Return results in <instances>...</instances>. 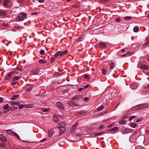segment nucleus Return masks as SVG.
<instances>
[{"label": "nucleus", "instance_id": "nucleus-1", "mask_svg": "<svg viewBox=\"0 0 149 149\" xmlns=\"http://www.w3.org/2000/svg\"><path fill=\"white\" fill-rule=\"evenodd\" d=\"M27 17V15L24 13H20L19 15L17 17V20L18 21H22Z\"/></svg>", "mask_w": 149, "mask_h": 149}, {"label": "nucleus", "instance_id": "nucleus-2", "mask_svg": "<svg viewBox=\"0 0 149 149\" xmlns=\"http://www.w3.org/2000/svg\"><path fill=\"white\" fill-rule=\"evenodd\" d=\"M16 72L15 71H12L11 72L9 73L7 75L6 77L5 78L7 80H9L11 77V76L13 75H15L16 74Z\"/></svg>", "mask_w": 149, "mask_h": 149}, {"label": "nucleus", "instance_id": "nucleus-3", "mask_svg": "<svg viewBox=\"0 0 149 149\" xmlns=\"http://www.w3.org/2000/svg\"><path fill=\"white\" fill-rule=\"evenodd\" d=\"M137 139V136L136 135L134 134H133L130 138V141L132 143H134L135 142Z\"/></svg>", "mask_w": 149, "mask_h": 149}, {"label": "nucleus", "instance_id": "nucleus-4", "mask_svg": "<svg viewBox=\"0 0 149 149\" xmlns=\"http://www.w3.org/2000/svg\"><path fill=\"white\" fill-rule=\"evenodd\" d=\"M78 123H76L75 124L73 125L72 127L70 130V132L71 133H73L75 131V129L76 128L77 125Z\"/></svg>", "mask_w": 149, "mask_h": 149}, {"label": "nucleus", "instance_id": "nucleus-5", "mask_svg": "<svg viewBox=\"0 0 149 149\" xmlns=\"http://www.w3.org/2000/svg\"><path fill=\"white\" fill-rule=\"evenodd\" d=\"M56 104L58 108L61 109L62 110L64 109V106L63 104L61 103L58 102Z\"/></svg>", "mask_w": 149, "mask_h": 149}, {"label": "nucleus", "instance_id": "nucleus-6", "mask_svg": "<svg viewBox=\"0 0 149 149\" xmlns=\"http://www.w3.org/2000/svg\"><path fill=\"white\" fill-rule=\"evenodd\" d=\"M131 131H132V130L130 129H125L122 130V132L123 134L128 133L130 132H131Z\"/></svg>", "mask_w": 149, "mask_h": 149}, {"label": "nucleus", "instance_id": "nucleus-7", "mask_svg": "<svg viewBox=\"0 0 149 149\" xmlns=\"http://www.w3.org/2000/svg\"><path fill=\"white\" fill-rule=\"evenodd\" d=\"M40 72V69L34 70L31 72V74L33 75L37 74Z\"/></svg>", "mask_w": 149, "mask_h": 149}, {"label": "nucleus", "instance_id": "nucleus-8", "mask_svg": "<svg viewBox=\"0 0 149 149\" xmlns=\"http://www.w3.org/2000/svg\"><path fill=\"white\" fill-rule=\"evenodd\" d=\"M100 46L101 48L103 49H106L107 48V46L105 43L103 42H101L100 43Z\"/></svg>", "mask_w": 149, "mask_h": 149}, {"label": "nucleus", "instance_id": "nucleus-9", "mask_svg": "<svg viewBox=\"0 0 149 149\" xmlns=\"http://www.w3.org/2000/svg\"><path fill=\"white\" fill-rule=\"evenodd\" d=\"M83 97L81 95H76L74 97L72 98L73 100H80L83 98Z\"/></svg>", "mask_w": 149, "mask_h": 149}, {"label": "nucleus", "instance_id": "nucleus-10", "mask_svg": "<svg viewBox=\"0 0 149 149\" xmlns=\"http://www.w3.org/2000/svg\"><path fill=\"white\" fill-rule=\"evenodd\" d=\"M59 128L61 131V132L60 133V135L62 134L63 133H64L66 130V128L65 127H61Z\"/></svg>", "mask_w": 149, "mask_h": 149}, {"label": "nucleus", "instance_id": "nucleus-11", "mask_svg": "<svg viewBox=\"0 0 149 149\" xmlns=\"http://www.w3.org/2000/svg\"><path fill=\"white\" fill-rule=\"evenodd\" d=\"M53 119L54 121L55 122H57L59 121L58 117L55 114L54 115Z\"/></svg>", "mask_w": 149, "mask_h": 149}, {"label": "nucleus", "instance_id": "nucleus-12", "mask_svg": "<svg viewBox=\"0 0 149 149\" xmlns=\"http://www.w3.org/2000/svg\"><path fill=\"white\" fill-rule=\"evenodd\" d=\"M132 109L134 111L141 110L140 105H138L135 106Z\"/></svg>", "mask_w": 149, "mask_h": 149}, {"label": "nucleus", "instance_id": "nucleus-13", "mask_svg": "<svg viewBox=\"0 0 149 149\" xmlns=\"http://www.w3.org/2000/svg\"><path fill=\"white\" fill-rule=\"evenodd\" d=\"M0 139L2 141H5L6 140V137L3 135H0Z\"/></svg>", "mask_w": 149, "mask_h": 149}, {"label": "nucleus", "instance_id": "nucleus-14", "mask_svg": "<svg viewBox=\"0 0 149 149\" xmlns=\"http://www.w3.org/2000/svg\"><path fill=\"white\" fill-rule=\"evenodd\" d=\"M139 105L141 110L146 108L148 106V105L147 104H139Z\"/></svg>", "mask_w": 149, "mask_h": 149}, {"label": "nucleus", "instance_id": "nucleus-15", "mask_svg": "<svg viewBox=\"0 0 149 149\" xmlns=\"http://www.w3.org/2000/svg\"><path fill=\"white\" fill-rule=\"evenodd\" d=\"M58 126H57L56 127H58V128H60L61 127H64L66 126V124L63 122L61 123L60 124H58Z\"/></svg>", "mask_w": 149, "mask_h": 149}, {"label": "nucleus", "instance_id": "nucleus-16", "mask_svg": "<svg viewBox=\"0 0 149 149\" xmlns=\"http://www.w3.org/2000/svg\"><path fill=\"white\" fill-rule=\"evenodd\" d=\"M10 104L12 105H16V106H19V103L13 101H11L10 102Z\"/></svg>", "mask_w": 149, "mask_h": 149}, {"label": "nucleus", "instance_id": "nucleus-17", "mask_svg": "<svg viewBox=\"0 0 149 149\" xmlns=\"http://www.w3.org/2000/svg\"><path fill=\"white\" fill-rule=\"evenodd\" d=\"M130 86L131 88L132 89H135L137 88V85L135 84H131L130 85Z\"/></svg>", "mask_w": 149, "mask_h": 149}, {"label": "nucleus", "instance_id": "nucleus-18", "mask_svg": "<svg viewBox=\"0 0 149 149\" xmlns=\"http://www.w3.org/2000/svg\"><path fill=\"white\" fill-rule=\"evenodd\" d=\"M68 104L70 106H77V105L75 103L73 102H71V101H69L68 103Z\"/></svg>", "mask_w": 149, "mask_h": 149}, {"label": "nucleus", "instance_id": "nucleus-19", "mask_svg": "<svg viewBox=\"0 0 149 149\" xmlns=\"http://www.w3.org/2000/svg\"><path fill=\"white\" fill-rule=\"evenodd\" d=\"M9 2V0H4L3 1V4L4 6L7 7L8 3Z\"/></svg>", "mask_w": 149, "mask_h": 149}, {"label": "nucleus", "instance_id": "nucleus-20", "mask_svg": "<svg viewBox=\"0 0 149 149\" xmlns=\"http://www.w3.org/2000/svg\"><path fill=\"white\" fill-rule=\"evenodd\" d=\"M68 52L67 50H64L62 52L60 51V56H62L64 54H66Z\"/></svg>", "mask_w": 149, "mask_h": 149}, {"label": "nucleus", "instance_id": "nucleus-21", "mask_svg": "<svg viewBox=\"0 0 149 149\" xmlns=\"http://www.w3.org/2000/svg\"><path fill=\"white\" fill-rule=\"evenodd\" d=\"M54 131L53 130H49L48 131L49 136L51 137L54 134Z\"/></svg>", "mask_w": 149, "mask_h": 149}, {"label": "nucleus", "instance_id": "nucleus-22", "mask_svg": "<svg viewBox=\"0 0 149 149\" xmlns=\"http://www.w3.org/2000/svg\"><path fill=\"white\" fill-rule=\"evenodd\" d=\"M6 14V12L4 10H2L0 12V14L1 16H5Z\"/></svg>", "mask_w": 149, "mask_h": 149}, {"label": "nucleus", "instance_id": "nucleus-23", "mask_svg": "<svg viewBox=\"0 0 149 149\" xmlns=\"http://www.w3.org/2000/svg\"><path fill=\"white\" fill-rule=\"evenodd\" d=\"M39 62L40 64H45L47 63L46 61L41 59L39 60Z\"/></svg>", "mask_w": 149, "mask_h": 149}, {"label": "nucleus", "instance_id": "nucleus-24", "mask_svg": "<svg viewBox=\"0 0 149 149\" xmlns=\"http://www.w3.org/2000/svg\"><path fill=\"white\" fill-rule=\"evenodd\" d=\"M17 107L15 106H11L10 107V110L14 111L17 109Z\"/></svg>", "mask_w": 149, "mask_h": 149}, {"label": "nucleus", "instance_id": "nucleus-25", "mask_svg": "<svg viewBox=\"0 0 149 149\" xmlns=\"http://www.w3.org/2000/svg\"><path fill=\"white\" fill-rule=\"evenodd\" d=\"M141 67L145 70H147L148 69V66L145 65L143 64L141 65Z\"/></svg>", "mask_w": 149, "mask_h": 149}, {"label": "nucleus", "instance_id": "nucleus-26", "mask_svg": "<svg viewBox=\"0 0 149 149\" xmlns=\"http://www.w3.org/2000/svg\"><path fill=\"white\" fill-rule=\"evenodd\" d=\"M139 30V28L138 26H135L133 29V31L135 32H137Z\"/></svg>", "mask_w": 149, "mask_h": 149}, {"label": "nucleus", "instance_id": "nucleus-27", "mask_svg": "<svg viewBox=\"0 0 149 149\" xmlns=\"http://www.w3.org/2000/svg\"><path fill=\"white\" fill-rule=\"evenodd\" d=\"M21 76H15L13 77V81H16L18 80L19 79H20L21 78Z\"/></svg>", "mask_w": 149, "mask_h": 149}, {"label": "nucleus", "instance_id": "nucleus-28", "mask_svg": "<svg viewBox=\"0 0 149 149\" xmlns=\"http://www.w3.org/2000/svg\"><path fill=\"white\" fill-rule=\"evenodd\" d=\"M7 132L8 134L12 135H13L14 133V132H13V131L11 130H7Z\"/></svg>", "mask_w": 149, "mask_h": 149}, {"label": "nucleus", "instance_id": "nucleus-29", "mask_svg": "<svg viewBox=\"0 0 149 149\" xmlns=\"http://www.w3.org/2000/svg\"><path fill=\"white\" fill-rule=\"evenodd\" d=\"M19 97V95H13V96L11 98V100H14L17 98H18Z\"/></svg>", "mask_w": 149, "mask_h": 149}, {"label": "nucleus", "instance_id": "nucleus-30", "mask_svg": "<svg viewBox=\"0 0 149 149\" xmlns=\"http://www.w3.org/2000/svg\"><path fill=\"white\" fill-rule=\"evenodd\" d=\"M114 63L113 62H111L110 64V67L111 69H113L114 68Z\"/></svg>", "mask_w": 149, "mask_h": 149}, {"label": "nucleus", "instance_id": "nucleus-31", "mask_svg": "<svg viewBox=\"0 0 149 149\" xmlns=\"http://www.w3.org/2000/svg\"><path fill=\"white\" fill-rule=\"evenodd\" d=\"M10 107L9 105L8 104H6L3 107V109L5 110H7Z\"/></svg>", "mask_w": 149, "mask_h": 149}, {"label": "nucleus", "instance_id": "nucleus-32", "mask_svg": "<svg viewBox=\"0 0 149 149\" xmlns=\"http://www.w3.org/2000/svg\"><path fill=\"white\" fill-rule=\"evenodd\" d=\"M87 114L86 112L84 111H80V115H85Z\"/></svg>", "mask_w": 149, "mask_h": 149}, {"label": "nucleus", "instance_id": "nucleus-33", "mask_svg": "<svg viewBox=\"0 0 149 149\" xmlns=\"http://www.w3.org/2000/svg\"><path fill=\"white\" fill-rule=\"evenodd\" d=\"M59 56H60V51L57 52L54 54V56L55 57H57Z\"/></svg>", "mask_w": 149, "mask_h": 149}, {"label": "nucleus", "instance_id": "nucleus-34", "mask_svg": "<svg viewBox=\"0 0 149 149\" xmlns=\"http://www.w3.org/2000/svg\"><path fill=\"white\" fill-rule=\"evenodd\" d=\"M130 52H127L126 53H125V54H123L122 55V56H130V54H129Z\"/></svg>", "mask_w": 149, "mask_h": 149}, {"label": "nucleus", "instance_id": "nucleus-35", "mask_svg": "<svg viewBox=\"0 0 149 149\" xmlns=\"http://www.w3.org/2000/svg\"><path fill=\"white\" fill-rule=\"evenodd\" d=\"M135 149H143V147L141 146H136Z\"/></svg>", "mask_w": 149, "mask_h": 149}, {"label": "nucleus", "instance_id": "nucleus-36", "mask_svg": "<svg viewBox=\"0 0 149 149\" xmlns=\"http://www.w3.org/2000/svg\"><path fill=\"white\" fill-rule=\"evenodd\" d=\"M104 107V106H101L99 107L97 109V111H100L102 110Z\"/></svg>", "mask_w": 149, "mask_h": 149}, {"label": "nucleus", "instance_id": "nucleus-37", "mask_svg": "<svg viewBox=\"0 0 149 149\" xmlns=\"http://www.w3.org/2000/svg\"><path fill=\"white\" fill-rule=\"evenodd\" d=\"M103 133H101V132H98L97 133H95L94 134V136H96L98 135H100L101 134H102Z\"/></svg>", "mask_w": 149, "mask_h": 149}, {"label": "nucleus", "instance_id": "nucleus-38", "mask_svg": "<svg viewBox=\"0 0 149 149\" xmlns=\"http://www.w3.org/2000/svg\"><path fill=\"white\" fill-rule=\"evenodd\" d=\"M118 128L117 127H114L111 129V130L112 131H116L118 130Z\"/></svg>", "mask_w": 149, "mask_h": 149}, {"label": "nucleus", "instance_id": "nucleus-39", "mask_svg": "<svg viewBox=\"0 0 149 149\" xmlns=\"http://www.w3.org/2000/svg\"><path fill=\"white\" fill-rule=\"evenodd\" d=\"M125 122V121L124 120H121L119 121V123L120 124H124Z\"/></svg>", "mask_w": 149, "mask_h": 149}, {"label": "nucleus", "instance_id": "nucleus-40", "mask_svg": "<svg viewBox=\"0 0 149 149\" xmlns=\"http://www.w3.org/2000/svg\"><path fill=\"white\" fill-rule=\"evenodd\" d=\"M55 60H56V59L55 58L52 57L50 59L51 62L52 63H54V61H55Z\"/></svg>", "mask_w": 149, "mask_h": 149}, {"label": "nucleus", "instance_id": "nucleus-41", "mask_svg": "<svg viewBox=\"0 0 149 149\" xmlns=\"http://www.w3.org/2000/svg\"><path fill=\"white\" fill-rule=\"evenodd\" d=\"M102 73L103 74H106V70L105 68H104L102 70Z\"/></svg>", "mask_w": 149, "mask_h": 149}, {"label": "nucleus", "instance_id": "nucleus-42", "mask_svg": "<svg viewBox=\"0 0 149 149\" xmlns=\"http://www.w3.org/2000/svg\"><path fill=\"white\" fill-rule=\"evenodd\" d=\"M135 117L136 116H133L130 117L129 119V121H130L132 120L133 118H135Z\"/></svg>", "mask_w": 149, "mask_h": 149}, {"label": "nucleus", "instance_id": "nucleus-43", "mask_svg": "<svg viewBox=\"0 0 149 149\" xmlns=\"http://www.w3.org/2000/svg\"><path fill=\"white\" fill-rule=\"evenodd\" d=\"M32 90V88L31 87H29L27 88L26 89V91L27 92H29L31 91Z\"/></svg>", "mask_w": 149, "mask_h": 149}, {"label": "nucleus", "instance_id": "nucleus-44", "mask_svg": "<svg viewBox=\"0 0 149 149\" xmlns=\"http://www.w3.org/2000/svg\"><path fill=\"white\" fill-rule=\"evenodd\" d=\"M15 136H16L18 139H20V138L18 135L16 133L14 132V134H13Z\"/></svg>", "mask_w": 149, "mask_h": 149}, {"label": "nucleus", "instance_id": "nucleus-45", "mask_svg": "<svg viewBox=\"0 0 149 149\" xmlns=\"http://www.w3.org/2000/svg\"><path fill=\"white\" fill-rule=\"evenodd\" d=\"M42 110L43 112H47L49 111V109L44 108L42 109Z\"/></svg>", "mask_w": 149, "mask_h": 149}, {"label": "nucleus", "instance_id": "nucleus-46", "mask_svg": "<svg viewBox=\"0 0 149 149\" xmlns=\"http://www.w3.org/2000/svg\"><path fill=\"white\" fill-rule=\"evenodd\" d=\"M131 126L133 128H135L136 126V124L135 123H131Z\"/></svg>", "mask_w": 149, "mask_h": 149}, {"label": "nucleus", "instance_id": "nucleus-47", "mask_svg": "<svg viewBox=\"0 0 149 149\" xmlns=\"http://www.w3.org/2000/svg\"><path fill=\"white\" fill-rule=\"evenodd\" d=\"M124 18L126 20L130 19H131V17L126 16L124 17Z\"/></svg>", "mask_w": 149, "mask_h": 149}, {"label": "nucleus", "instance_id": "nucleus-48", "mask_svg": "<svg viewBox=\"0 0 149 149\" xmlns=\"http://www.w3.org/2000/svg\"><path fill=\"white\" fill-rule=\"evenodd\" d=\"M45 51L43 50H41L40 51V54L41 55L45 53Z\"/></svg>", "mask_w": 149, "mask_h": 149}, {"label": "nucleus", "instance_id": "nucleus-49", "mask_svg": "<svg viewBox=\"0 0 149 149\" xmlns=\"http://www.w3.org/2000/svg\"><path fill=\"white\" fill-rule=\"evenodd\" d=\"M149 45L148 44V42H146L143 45V46L146 47H147V46H148Z\"/></svg>", "mask_w": 149, "mask_h": 149}, {"label": "nucleus", "instance_id": "nucleus-50", "mask_svg": "<svg viewBox=\"0 0 149 149\" xmlns=\"http://www.w3.org/2000/svg\"><path fill=\"white\" fill-rule=\"evenodd\" d=\"M19 107L20 109H21L22 108L24 107V105L23 104H21V105L19 104Z\"/></svg>", "mask_w": 149, "mask_h": 149}, {"label": "nucleus", "instance_id": "nucleus-51", "mask_svg": "<svg viewBox=\"0 0 149 149\" xmlns=\"http://www.w3.org/2000/svg\"><path fill=\"white\" fill-rule=\"evenodd\" d=\"M84 77L86 79H89V77L88 75L87 74H84Z\"/></svg>", "mask_w": 149, "mask_h": 149}, {"label": "nucleus", "instance_id": "nucleus-52", "mask_svg": "<svg viewBox=\"0 0 149 149\" xmlns=\"http://www.w3.org/2000/svg\"><path fill=\"white\" fill-rule=\"evenodd\" d=\"M89 99V98L88 97H85L84 98V100L85 101H87Z\"/></svg>", "mask_w": 149, "mask_h": 149}, {"label": "nucleus", "instance_id": "nucleus-53", "mask_svg": "<svg viewBox=\"0 0 149 149\" xmlns=\"http://www.w3.org/2000/svg\"><path fill=\"white\" fill-rule=\"evenodd\" d=\"M16 83H17V82H16V81H13V82H11V84L13 85L16 84Z\"/></svg>", "mask_w": 149, "mask_h": 149}, {"label": "nucleus", "instance_id": "nucleus-54", "mask_svg": "<svg viewBox=\"0 0 149 149\" xmlns=\"http://www.w3.org/2000/svg\"><path fill=\"white\" fill-rule=\"evenodd\" d=\"M75 115L77 116H80V111L79 112H77L75 113Z\"/></svg>", "mask_w": 149, "mask_h": 149}, {"label": "nucleus", "instance_id": "nucleus-55", "mask_svg": "<svg viewBox=\"0 0 149 149\" xmlns=\"http://www.w3.org/2000/svg\"><path fill=\"white\" fill-rule=\"evenodd\" d=\"M3 101V98L2 97H0V103H1Z\"/></svg>", "mask_w": 149, "mask_h": 149}, {"label": "nucleus", "instance_id": "nucleus-56", "mask_svg": "<svg viewBox=\"0 0 149 149\" xmlns=\"http://www.w3.org/2000/svg\"><path fill=\"white\" fill-rule=\"evenodd\" d=\"M89 86V85H86L84 86L83 87V88L84 89V88H88Z\"/></svg>", "mask_w": 149, "mask_h": 149}, {"label": "nucleus", "instance_id": "nucleus-57", "mask_svg": "<svg viewBox=\"0 0 149 149\" xmlns=\"http://www.w3.org/2000/svg\"><path fill=\"white\" fill-rule=\"evenodd\" d=\"M45 0H38V1L40 3H42Z\"/></svg>", "mask_w": 149, "mask_h": 149}, {"label": "nucleus", "instance_id": "nucleus-58", "mask_svg": "<svg viewBox=\"0 0 149 149\" xmlns=\"http://www.w3.org/2000/svg\"><path fill=\"white\" fill-rule=\"evenodd\" d=\"M17 70L18 71H22V69L21 68H17Z\"/></svg>", "mask_w": 149, "mask_h": 149}, {"label": "nucleus", "instance_id": "nucleus-59", "mask_svg": "<svg viewBox=\"0 0 149 149\" xmlns=\"http://www.w3.org/2000/svg\"><path fill=\"white\" fill-rule=\"evenodd\" d=\"M33 107V105L32 104L29 105L28 106V107L29 108H31Z\"/></svg>", "mask_w": 149, "mask_h": 149}, {"label": "nucleus", "instance_id": "nucleus-60", "mask_svg": "<svg viewBox=\"0 0 149 149\" xmlns=\"http://www.w3.org/2000/svg\"><path fill=\"white\" fill-rule=\"evenodd\" d=\"M104 127V126L103 125H101L99 127V128L100 129H101L102 128Z\"/></svg>", "mask_w": 149, "mask_h": 149}, {"label": "nucleus", "instance_id": "nucleus-61", "mask_svg": "<svg viewBox=\"0 0 149 149\" xmlns=\"http://www.w3.org/2000/svg\"><path fill=\"white\" fill-rule=\"evenodd\" d=\"M120 18H117L116 19V21L117 22H119L120 21Z\"/></svg>", "mask_w": 149, "mask_h": 149}, {"label": "nucleus", "instance_id": "nucleus-62", "mask_svg": "<svg viewBox=\"0 0 149 149\" xmlns=\"http://www.w3.org/2000/svg\"><path fill=\"white\" fill-rule=\"evenodd\" d=\"M3 26H8V25L7 24H5V23H3Z\"/></svg>", "mask_w": 149, "mask_h": 149}, {"label": "nucleus", "instance_id": "nucleus-63", "mask_svg": "<svg viewBox=\"0 0 149 149\" xmlns=\"http://www.w3.org/2000/svg\"><path fill=\"white\" fill-rule=\"evenodd\" d=\"M83 88H79V90H78V91L79 92L80 91H81L82 90V89H83Z\"/></svg>", "mask_w": 149, "mask_h": 149}, {"label": "nucleus", "instance_id": "nucleus-64", "mask_svg": "<svg viewBox=\"0 0 149 149\" xmlns=\"http://www.w3.org/2000/svg\"><path fill=\"white\" fill-rule=\"evenodd\" d=\"M146 41H147V42H148V43H149V39L148 38L146 39Z\"/></svg>", "mask_w": 149, "mask_h": 149}]
</instances>
